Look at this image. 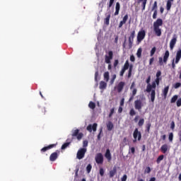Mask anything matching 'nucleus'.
I'll return each mask as SVG.
<instances>
[{
    "mask_svg": "<svg viewBox=\"0 0 181 181\" xmlns=\"http://www.w3.org/2000/svg\"><path fill=\"white\" fill-rule=\"evenodd\" d=\"M105 157L106 158V159H107V160L110 162V160H111L112 157H111V151H110V148H107L106 150L105 154Z\"/></svg>",
    "mask_w": 181,
    "mask_h": 181,
    "instance_id": "20",
    "label": "nucleus"
},
{
    "mask_svg": "<svg viewBox=\"0 0 181 181\" xmlns=\"http://www.w3.org/2000/svg\"><path fill=\"white\" fill-rule=\"evenodd\" d=\"M40 111L42 112L43 115H45L46 114V108L41 107Z\"/></svg>",
    "mask_w": 181,
    "mask_h": 181,
    "instance_id": "61",
    "label": "nucleus"
},
{
    "mask_svg": "<svg viewBox=\"0 0 181 181\" xmlns=\"http://www.w3.org/2000/svg\"><path fill=\"white\" fill-rule=\"evenodd\" d=\"M151 167H146L144 170V173H151Z\"/></svg>",
    "mask_w": 181,
    "mask_h": 181,
    "instance_id": "48",
    "label": "nucleus"
},
{
    "mask_svg": "<svg viewBox=\"0 0 181 181\" xmlns=\"http://www.w3.org/2000/svg\"><path fill=\"white\" fill-rule=\"evenodd\" d=\"M111 18V14H106V18H105V25H110V19Z\"/></svg>",
    "mask_w": 181,
    "mask_h": 181,
    "instance_id": "27",
    "label": "nucleus"
},
{
    "mask_svg": "<svg viewBox=\"0 0 181 181\" xmlns=\"http://www.w3.org/2000/svg\"><path fill=\"white\" fill-rule=\"evenodd\" d=\"M120 8H121V6L119 5V3L117 2L116 3V6H115V16H117V15L119 14Z\"/></svg>",
    "mask_w": 181,
    "mask_h": 181,
    "instance_id": "23",
    "label": "nucleus"
},
{
    "mask_svg": "<svg viewBox=\"0 0 181 181\" xmlns=\"http://www.w3.org/2000/svg\"><path fill=\"white\" fill-rule=\"evenodd\" d=\"M115 0H110V1H109V4H108V8H111V6H112V5H114V1H115Z\"/></svg>",
    "mask_w": 181,
    "mask_h": 181,
    "instance_id": "52",
    "label": "nucleus"
},
{
    "mask_svg": "<svg viewBox=\"0 0 181 181\" xmlns=\"http://www.w3.org/2000/svg\"><path fill=\"white\" fill-rule=\"evenodd\" d=\"M99 88L100 90H105L107 88V83L103 81H101L100 82Z\"/></svg>",
    "mask_w": 181,
    "mask_h": 181,
    "instance_id": "22",
    "label": "nucleus"
},
{
    "mask_svg": "<svg viewBox=\"0 0 181 181\" xmlns=\"http://www.w3.org/2000/svg\"><path fill=\"white\" fill-rule=\"evenodd\" d=\"M146 83H147V84H151L150 83H151V76H148V78H147V79H146Z\"/></svg>",
    "mask_w": 181,
    "mask_h": 181,
    "instance_id": "62",
    "label": "nucleus"
},
{
    "mask_svg": "<svg viewBox=\"0 0 181 181\" xmlns=\"http://www.w3.org/2000/svg\"><path fill=\"white\" fill-rule=\"evenodd\" d=\"M130 61L131 62H135V57L134 55L130 56Z\"/></svg>",
    "mask_w": 181,
    "mask_h": 181,
    "instance_id": "64",
    "label": "nucleus"
},
{
    "mask_svg": "<svg viewBox=\"0 0 181 181\" xmlns=\"http://www.w3.org/2000/svg\"><path fill=\"white\" fill-rule=\"evenodd\" d=\"M168 93H169V86H166L163 90V94L164 97H166L168 95Z\"/></svg>",
    "mask_w": 181,
    "mask_h": 181,
    "instance_id": "31",
    "label": "nucleus"
},
{
    "mask_svg": "<svg viewBox=\"0 0 181 181\" xmlns=\"http://www.w3.org/2000/svg\"><path fill=\"white\" fill-rule=\"evenodd\" d=\"M103 77H104L105 81H106V83H108L110 80V72L108 71L105 72L103 74Z\"/></svg>",
    "mask_w": 181,
    "mask_h": 181,
    "instance_id": "25",
    "label": "nucleus"
},
{
    "mask_svg": "<svg viewBox=\"0 0 181 181\" xmlns=\"http://www.w3.org/2000/svg\"><path fill=\"white\" fill-rule=\"evenodd\" d=\"M177 42V37H176V35H174L173 39L170 42V50H173L175 45H176V42Z\"/></svg>",
    "mask_w": 181,
    "mask_h": 181,
    "instance_id": "16",
    "label": "nucleus"
},
{
    "mask_svg": "<svg viewBox=\"0 0 181 181\" xmlns=\"http://www.w3.org/2000/svg\"><path fill=\"white\" fill-rule=\"evenodd\" d=\"M127 179H128V177L127 176V175H124L121 178V181H127Z\"/></svg>",
    "mask_w": 181,
    "mask_h": 181,
    "instance_id": "58",
    "label": "nucleus"
},
{
    "mask_svg": "<svg viewBox=\"0 0 181 181\" xmlns=\"http://www.w3.org/2000/svg\"><path fill=\"white\" fill-rule=\"evenodd\" d=\"M156 83L153 81L152 82V84H151V87L153 88V90H156Z\"/></svg>",
    "mask_w": 181,
    "mask_h": 181,
    "instance_id": "59",
    "label": "nucleus"
},
{
    "mask_svg": "<svg viewBox=\"0 0 181 181\" xmlns=\"http://www.w3.org/2000/svg\"><path fill=\"white\" fill-rule=\"evenodd\" d=\"M144 124H145V119L144 118L140 119L138 122L139 127H142L144 125Z\"/></svg>",
    "mask_w": 181,
    "mask_h": 181,
    "instance_id": "39",
    "label": "nucleus"
},
{
    "mask_svg": "<svg viewBox=\"0 0 181 181\" xmlns=\"http://www.w3.org/2000/svg\"><path fill=\"white\" fill-rule=\"evenodd\" d=\"M165 158V156H163V155L159 156L158 157L157 160H156V163H157L158 164L160 163V161H161V160H163V158Z\"/></svg>",
    "mask_w": 181,
    "mask_h": 181,
    "instance_id": "33",
    "label": "nucleus"
},
{
    "mask_svg": "<svg viewBox=\"0 0 181 181\" xmlns=\"http://www.w3.org/2000/svg\"><path fill=\"white\" fill-rule=\"evenodd\" d=\"M156 52V47H153L151 49V52H150V56H151V57H152L153 56V54H155Z\"/></svg>",
    "mask_w": 181,
    "mask_h": 181,
    "instance_id": "37",
    "label": "nucleus"
},
{
    "mask_svg": "<svg viewBox=\"0 0 181 181\" xmlns=\"http://www.w3.org/2000/svg\"><path fill=\"white\" fill-rule=\"evenodd\" d=\"M151 127H152V124L150 122L147 123L146 125V132H148V134L151 132Z\"/></svg>",
    "mask_w": 181,
    "mask_h": 181,
    "instance_id": "30",
    "label": "nucleus"
},
{
    "mask_svg": "<svg viewBox=\"0 0 181 181\" xmlns=\"http://www.w3.org/2000/svg\"><path fill=\"white\" fill-rule=\"evenodd\" d=\"M100 176H104V169L103 168L100 169Z\"/></svg>",
    "mask_w": 181,
    "mask_h": 181,
    "instance_id": "63",
    "label": "nucleus"
},
{
    "mask_svg": "<svg viewBox=\"0 0 181 181\" xmlns=\"http://www.w3.org/2000/svg\"><path fill=\"white\" fill-rule=\"evenodd\" d=\"M59 155H60V151L57 150L55 152L52 153L49 156V160L51 162H54L59 158Z\"/></svg>",
    "mask_w": 181,
    "mask_h": 181,
    "instance_id": "14",
    "label": "nucleus"
},
{
    "mask_svg": "<svg viewBox=\"0 0 181 181\" xmlns=\"http://www.w3.org/2000/svg\"><path fill=\"white\" fill-rule=\"evenodd\" d=\"M151 11H158V1H154Z\"/></svg>",
    "mask_w": 181,
    "mask_h": 181,
    "instance_id": "35",
    "label": "nucleus"
},
{
    "mask_svg": "<svg viewBox=\"0 0 181 181\" xmlns=\"http://www.w3.org/2000/svg\"><path fill=\"white\" fill-rule=\"evenodd\" d=\"M163 25V21L162 18H158L154 23H153V32L156 35V36H162V30L159 26H162Z\"/></svg>",
    "mask_w": 181,
    "mask_h": 181,
    "instance_id": "1",
    "label": "nucleus"
},
{
    "mask_svg": "<svg viewBox=\"0 0 181 181\" xmlns=\"http://www.w3.org/2000/svg\"><path fill=\"white\" fill-rule=\"evenodd\" d=\"M124 25H125V23L124 21H120L119 24V28H122V26H124Z\"/></svg>",
    "mask_w": 181,
    "mask_h": 181,
    "instance_id": "60",
    "label": "nucleus"
},
{
    "mask_svg": "<svg viewBox=\"0 0 181 181\" xmlns=\"http://www.w3.org/2000/svg\"><path fill=\"white\" fill-rule=\"evenodd\" d=\"M124 103H125V98H122L120 100V107H124Z\"/></svg>",
    "mask_w": 181,
    "mask_h": 181,
    "instance_id": "53",
    "label": "nucleus"
},
{
    "mask_svg": "<svg viewBox=\"0 0 181 181\" xmlns=\"http://www.w3.org/2000/svg\"><path fill=\"white\" fill-rule=\"evenodd\" d=\"M156 16H158V11H154L153 14V19H156Z\"/></svg>",
    "mask_w": 181,
    "mask_h": 181,
    "instance_id": "55",
    "label": "nucleus"
},
{
    "mask_svg": "<svg viewBox=\"0 0 181 181\" xmlns=\"http://www.w3.org/2000/svg\"><path fill=\"white\" fill-rule=\"evenodd\" d=\"M132 65H129V62L127 60L124 63V65L122 70L120 71L119 76L120 77H123L125 71L129 69L127 77L128 78H131V76H132Z\"/></svg>",
    "mask_w": 181,
    "mask_h": 181,
    "instance_id": "2",
    "label": "nucleus"
},
{
    "mask_svg": "<svg viewBox=\"0 0 181 181\" xmlns=\"http://www.w3.org/2000/svg\"><path fill=\"white\" fill-rule=\"evenodd\" d=\"M134 37H135V30H133L130 33V36L129 37V49H131V47H132V44L134 43Z\"/></svg>",
    "mask_w": 181,
    "mask_h": 181,
    "instance_id": "15",
    "label": "nucleus"
},
{
    "mask_svg": "<svg viewBox=\"0 0 181 181\" xmlns=\"http://www.w3.org/2000/svg\"><path fill=\"white\" fill-rule=\"evenodd\" d=\"M117 175V167H114L112 170L110 171L109 173V176L110 177H114Z\"/></svg>",
    "mask_w": 181,
    "mask_h": 181,
    "instance_id": "21",
    "label": "nucleus"
},
{
    "mask_svg": "<svg viewBox=\"0 0 181 181\" xmlns=\"http://www.w3.org/2000/svg\"><path fill=\"white\" fill-rule=\"evenodd\" d=\"M97 123H94L93 125L89 124L87 127L86 129L87 131H88L89 132H95V131H97Z\"/></svg>",
    "mask_w": 181,
    "mask_h": 181,
    "instance_id": "17",
    "label": "nucleus"
},
{
    "mask_svg": "<svg viewBox=\"0 0 181 181\" xmlns=\"http://www.w3.org/2000/svg\"><path fill=\"white\" fill-rule=\"evenodd\" d=\"M179 87H181V83H176L175 85H174V88H179Z\"/></svg>",
    "mask_w": 181,
    "mask_h": 181,
    "instance_id": "57",
    "label": "nucleus"
},
{
    "mask_svg": "<svg viewBox=\"0 0 181 181\" xmlns=\"http://www.w3.org/2000/svg\"><path fill=\"white\" fill-rule=\"evenodd\" d=\"M87 152V148H81L77 153H76V158L77 159L81 160L86 156V153Z\"/></svg>",
    "mask_w": 181,
    "mask_h": 181,
    "instance_id": "8",
    "label": "nucleus"
},
{
    "mask_svg": "<svg viewBox=\"0 0 181 181\" xmlns=\"http://www.w3.org/2000/svg\"><path fill=\"white\" fill-rule=\"evenodd\" d=\"M95 160L98 165H103V163H104V156H103V153H97L95 157Z\"/></svg>",
    "mask_w": 181,
    "mask_h": 181,
    "instance_id": "10",
    "label": "nucleus"
},
{
    "mask_svg": "<svg viewBox=\"0 0 181 181\" xmlns=\"http://www.w3.org/2000/svg\"><path fill=\"white\" fill-rule=\"evenodd\" d=\"M93 168V166L91 165V164H88L86 167V171L88 173H90V172H91V169Z\"/></svg>",
    "mask_w": 181,
    "mask_h": 181,
    "instance_id": "43",
    "label": "nucleus"
},
{
    "mask_svg": "<svg viewBox=\"0 0 181 181\" xmlns=\"http://www.w3.org/2000/svg\"><path fill=\"white\" fill-rule=\"evenodd\" d=\"M168 149H169V146H168V144H163L160 148V151L163 153L168 152Z\"/></svg>",
    "mask_w": 181,
    "mask_h": 181,
    "instance_id": "24",
    "label": "nucleus"
},
{
    "mask_svg": "<svg viewBox=\"0 0 181 181\" xmlns=\"http://www.w3.org/2000/svg\"><path fill=\"white\" fill-rule=\"evenodd\" d=\"M177 98L178 96L177 95H175L174 96H173V98H171L170 103L172 104H173L174 103H176V101H177Z\"/></svg>",
    "mask_w": 181,
    "mask_h": 181,
    "instance_id": "34",
    "label": "nucleus"
},
{
    "mask_svg": "<svg viewBox=\"0 0 181 181\" xmlns=\"http://www.w3.org/2000/svg\"><path fill=\"white\" fill-rule=\"evenodd\" d=\"M172 2H173V0H168L166 4L167 11H170V8H172Z\"/></svg>",
    "mask_w": 181,
    "mask_h": 181,
    "instance_id": "26",
    "label": "nucleus"
},
{
    "mask_svg": "<svg viewBox=\"0 0 181 181\" xmlns=\"http://www.w3.org/2000/svg\"><path fill=\"white\" fill-rule=\"evenodd\" d=\"M129 115H130V117H134V115H136V112H135V110L134 108H132L130 110Z\"/></svg>",
    "mask_w": 181,
    "mask_h": 181,
    "instance_id": "36",
    "label": "nucleus"
},
{
    "mask_svg": "<svg viewBox=\"0 0 181 181\" xmlns=\"http://www.w3.org/2000/svg\"><path fill=\"white\" fill-rule=\"evenodd\" d=\"M162 75V72L160 71H157L156 76V78H160V76Z\"/></svg>",
    "mask_w": 181,
    "mask_h": 181,
    "instance_id": "54",
    "label": "nucleus"
},
{
    "mask_svg": "<svg viewBox=\"0 0 181 181\" xmlns=\"http://www.w3.org/2000/svg\"><path fill=\"white\" fill-rule=\"evenodd\" d=\"M88 146V141L84 140L83 141V148H86Z\"/></svg>",
    "mask_w": 181,
    "mask_h": 181,
    "instance_id": "46",
    "label": "nucleus"
},
{
    "mask_svg": "<svg viewBox=\"0 0 181 181\" xmlns=\"http://www.w3.org/2000/svg\"><path fill=\"white\" fill-rule=\"evenodd\" d=\"M115 112V107H113L110 110V112L109 114V118H111L112 115H114V113Z\"/></svg>",
    "mask_w": 181,
    "mask_h": 181,
    "instance_id": "42",
    "label": "nucleus"
},
{
    "mask_svg": "<svg viewBox=\"0 0 181 181\" xmlns=\"http://www.w3.org/2000/svg\"><path fill=\"white\" fill-rule=\"evenodd\" d=\"M169 51H165V54H164V56H163V58H162V57H160L158 58V64H159V66H163V64H168V60L169 59Z\"/></svg>",
    "mask_w": 181,
    "mask_h": 181,
    "instance_id": "5",
    "label": "nucleus"
},
{
    "mask_svg": "<svg viewBox=\"0 0 181 181\" xmlns=\"http://www.w3.org/2000/svg\"><path fill=\"white\" fill-rule=\"evenodd\" d=\"M130 90H132V93L133 96L136 95V93L138 91V90L136 89V88H135V82H132V85L130 86Z\"/></svg>",
    "mask_w": 181,
    "mask_h": 181,
    "instance_id": "19",
    "label": "nucleus"
},
{
    "mask_svg": "<svg viewBox=\"0 0 181 181\" xmlns=\"http://www.w3.org/2000/svg\"><path fill=\"white\" fill-rule=\"evenodd\" d=\"M98 70H97L95 73V81H96V83H98Z\"/></svg>",
    "mask_w": 181,
    "mask_h": 181,
    "instance_id": "45",
    "label": "nucleus"
},
{
    "mask_svg": "<svg viewBox=\"0 0 181 181\" xmlns=\"http://www.w3.org/2000/svg\"><path fill=\"white\" fill-rule=\"evenodd\" d=\"M71 142H66V143H64L62 147H61V149L62 150H64L66 149V148H67L69 145H70Z\"/></svg>",
    "mask_w": 181,
    "mask_h": 181,
    "instance_id": "38",
    "label": "nucleus"
},
{
    "mask_svg": "<svg viewBox=\"0 0 181 181\" xmlns=\"http://www.w3.org/2000/svg\"><path fill=\"white\" fill-rule=\"evenodd\" d=\"M139 2H142V11H145V8L146 7V3L148 2V0H139Z\"/></svg>",
    "mask_w": 181,
    "mask_h": 181,
    "instance_id": "28",
    "label": "nucleus"
},
{
    "mask_svg": "<svg viewBox=\"0 0 181 181\" xmlns=\"http://www.w3.org/2000/svg\"><path fill=\"white\" fill-rule=\"evenodd\" d=\"M127 21H128V14H126V15L123 17V19H122V21H123L124 23H127Z\"/></svg>",
    "mask_w": 181,
    "mask_h": 181,
    "instance_id": "49",
    "label": "nucleus"
},
{
    "mask_svg": "<svg viewBox=\"0 0 181 181\" xmlns=\"http://www.w3.org/2000/svg\"><path fill=\"white\" fill-rule=\"evenodd\" d=\"M146 91L147 93H151V103H155V97L156 95V92L153 88H152V86L151 83H148L146 86Z\"/></svg>",
    "mask_w": 181,
    "mask_h": 181,
    "instance_id": "3",
    "label": "nucleus"
},
{
    "mask_svg": "<svg viewBox=\"0 0 181 181\" xmlns=\"http://www.w3.org/2000/svg\"><path fill=\"white\" fill-rule=\"evenodd\" d=\"M175 122L173 121L170 124V129H172V131H173L175 129Z\"/></svg>",
    "mask_w": 181,
    "mask_h": 181,
    "instance_id": "50",
    "label": "nucleus"
},
{
    "mask_svg": "<svg viewBox=\"0 0 181 181\" xmlns=\"http://www.w3.org/2000/svg\"><path fill=\"white\" fill-rule=\"evenodd\" d=\"M52 148H56V144H49V146L42 148L40 150V152L42 153H45V152H46L47 151H49V149H52Z\"/></svg>",
    "mask_w": 181,
    "mask_h": 181,
    "instance_id": "18",
    "label": "nucleus"
},
{
    "mask_svg": "<svg viewBox=\"0 0 181 181\" xmlns=\"http://www.w3.org/2000/svg\"><path fill=\"white\" fill-rule=\"evenodd\" d=\"M145 36H146V33L144 30L139 31L137 34V42H139V43H141V42H142V40L145 39Z\"/></svg>",
    "mask_w": 181,
    "mask_h": 181,
    "instance_id": "11",
    "label": "nucleus"
},
{
    "mask_svg": "<svg viewBox=\"0 0 181 181\" xmlns=\"http://www.w3.org/2000/svg\"><path fill=\"white\" fill-rule=\"evenodd\" d=\"M136 56L137 57L140 58L141 56H142V49L141 48H139L136 52Z\"/></svg>",
    "mask_w": 181,
    "mask_h": 181,
    "instance_id": "40",
    "label": "nucleus"
},
{
    "mask_svg": "<svg viewBox=\"0 0 181 181\" xmlns=\"http://www.w3.org/2000/svg\"><path fill=\"white\" fill-rule=\"evenodd\" d=\"M107 131H112V128H114V124H112V122H109L107 124Z\"/></svg>",
    "mask_w": 181,
    "mask_h": 181,
    "instance_id": "29",
    "label": "nucleus"
},
{
    "mask_svg": "<svg viewBox=\"0 0 181 181\" xmlns=\"http://www.w3.org/2000/svg\"><path fill=\"white\" fill-rule=\"evenodd\" d=\"M177 107H181V98L177 100Z\"/></svg>",
    "mask_w": 181,
    "mask_h": 181,
    "instance_id": "56",
    "label": "nucleus"
},
{
    "mask_svg": "<svg viewBox=\"0 0 181 181\" xmlns=\"http://www.w3.org/2000/svg\"><path fill=\"white\" fill-rule=\"evenodd\" d=\"M160 80H162V78H156L154 82L156 83V84L157 86H159V83H160Z\"/></svg>",
    "mask_w": 181,
    "mask_h": 181,
    "instance_id": "47",
    "label": "nucleus"
},
{
    "mask_svg": "<svg viewBox=\"0 0 181 181\" xmlns=\"http://www.w3.org/2000/svg\"><path fill=\"white\" fill-rule=\"evenodd\" d=\"M115 78H117V75H115V74L112 75V78L110 82V83L111 85L114 84V81H115Z\"/></svg>",
    "mask_w": 181,
    "mask_h": 181,
    "instance_id": "41",
    "label": "nucleus"
},
{
    "mask_svg": "<svg viewBox=\"0 0 181 181\" xmlns=\"http://www.w3.org/2000/svg\"><path fill=\"white\" fill-rule=\"evenodd\" d=\"M112 59H114V52L112 51H109L107 54L105 55V62L107 64H110Z\"/></svg>",
    "mask_w": 181,
    "mask_h": 181,
    "instance_id": "9",
    "label": "nucleus"
},
{
    "mask_svg": "<svg viewBox=\"0 0 181 181\" xmlns=\"http://www.w3.org/2000/svg\"><path fill=\"white\" fill-rule=\"evenodd\" d=\"M133 136L134 139L133 142H136V139H138V141H140L141 139L142 134H141V132L138 131V128H136L134 129V132L133 133Z\"/></svg>",
    "mask_w": 181,
    "mask_h": 181,
    "instance_id": "12",
    "label": "nucleus"
},
{
    "mask_svg": "<svg viewBox=\"0 0 181 181\" xmlns=\"http://www.w3.org/2000/svg\"><path fill=\"white\" fill-rule=\"evenodd\" d=\"M168 139H169L170 142L173 141V133L171 132L169 134Z\"/></svg>",
    "mask_w": 181,
    "mask_h": 181,
    "instance_id": "44",
    "label": "nucleus"
},
{
    "mask_svg": "<svg viewBox=\"0 0 181 181\" xmlns=\"http://www.w3.org/2000/svg\"><path fill=\"white\" fill-rule=\"evenodd\" d=\"M71 136L72 139H75L76 138V139H78V141H81V139L84 136V134L82 132H80V129H76L72 131Z\"/></svg>",
    "mask_w": 181,
    "mask_h": 181,
    "instance_id": "4",
    "label": "nucleus"
},
{
    "mask_svg": "<svg viewBox=\"0 0 181 181\" xmlns=\"http://www.w3.org/2000/svg\"><path fill=\"white\" fill-rule=\"evenodd\" d=\"M119 63V61H118V59H115L114 63H113L114 67L115 68L117 67L118 66Z\"/></svg>",
    "mask_w": 181,
    "mask_h": 181,
    "instance_id": "51",
    "label": "nucleus"
},
{
    "mask_svg": "<svg viewBox=\"0 0 181 181\" xmlns=\"http://www.w3.org/2000/svg\"><path fill=\"white\" fill-rule=\"evenodd\" d=\"M88 107L89 108H90L91 110H95V103L94 102H90L88 104Z\"/></svg>",
    "mask_w": 181,
    "mask_h": 181,
    "instance_id": "32",
    "label": "nucleus"
},
{
    "mask_svg": "<svg viewBox=\"0 0 181 181\" xmlns=\"http://www.w3.org/2000/svg\"><path fill=\"white\" fill-rule=\"evenodd\" d=\"M124 87H125V82L120 81L117 86L115 87V90H117V93H122V90H124Z\"/></svg>",
    "mask_w": 181,
    "mask_h": 181,
    "instance_id": "13",
    "label": "nucleus"
},
{
    "mask_svg": "<svg viewBox=\"0 0 181 181\" xmlns=\"http://www.w3.org/2000/svg\"><path fill=\"white\" fill-rule=\"evenodd\" d=\"M146 104V103H144L142 99H137L134 101V108L135 110H137L139 112H141L142 111V107H144V105Z\"/></svg>",
    "mask_w": 181,
    "mask_h": 181,
    "instance_id": "6",
    "label": "nucleus"
},
{
    "mask_svg": "<svg viewBox=\"0 0 181 181\" xmlns=\"http://www.w3.org/2000/svg\"><path fill=\"white\" fill-rule=\"evenodd\" d=\"M180 59H181V49H179L176 53L175 61V59H173V62H172V67L174 70L175 69H176V64H177V63L180 62Z\"/></svg>",
    "mask_w": 181,
    "mask_h": 181,
    "instance_id": "7",
    "label": "nucleus"
}]
</instances>
